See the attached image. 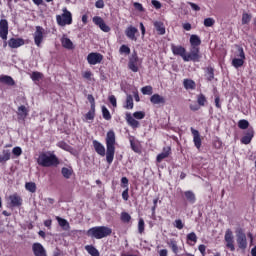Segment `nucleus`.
I'll list each match as a JSON object with an SVG mask.
<instances>
[{"instance_id": "obj_1", "label": "nucleus", "mask_w": 256, "mask_h": 256, "mask_svg": "<svg viewBox=\"0 0 256 256\" xmlns=\"http://www.w3.org/2000/svg\"><path fill=\"white\" fill-rule=\"evenodd\" d=\"M117 141L115 138V131L110 130L106 134V150L105 146L97 141L93 140L92 145L94 147V151L97 153V155H100V157H105L106 155V161L109 165L113 163V160L115 159V145Z\"/></svg>"}, {"instance_id": "obj_2", "label": "nucleus", "mask_w": 256, "mask_h": 256, "mask_svg": "<svg viewBox=\"0 0 256 256\" xmlns=\"http://www.w3.org/2000/svg\"><path fill=\"white\" fill-rule=\"evenodd\" d=\"M37 164L40 167H57L59 165V158L54 152H41L37 158Z\"/></svg>"}, {"instance_id": "obj_3", "label": "nucleus", "mask_w": 256, "mask_h": 256, "mask_svg": "<svg viewBox=\"0 0 256 256\" xmlns=\"http://www.w3.org/2000/svg\"><path fill=\"white\" fill-rule=\"evenodd\" d=\"M111 233H113V230L107 226H95L87 231L88 237L92 239H105V237H109Z\"/></svg>"}, {"instance_id": "obj_4", "label": "nucleus", "mask_w": 256, "mask_h": 256, "mask_svg": "<svg viewBox=\"0 0 256 256\" xmlns=\"http://www.w3.org/2000/svg\"><path fill=\"white\" fill-rule=\"evenodd\" d=\"M141 119H145V112L143 111H136L131 115V113L127 112L126 113V121L130 127L133 129H137L139 127V121Z\"/></svg>"}, {"instance_id": "obj_5", "label": "nucleus", "mask_w": 256, "mask_h": 256, "mask_svg": "<svg viewBox=\"0 0 256 256\" xmlns=\"http://www.w3.org/2000/svg\"><path fill=\"white\" fill-rule=\"evenodd\" d=\"M57 24L60 27H65L73 23V14L67 8H63V13L56 16Z\"/></svg>"}, {"instance_id": "obj_6", "label": "nucleus", "mask_w": 256, "mask_h": 256, "mask_svg": "<svg viewBox=\"0 0 256 256\" xmlns=\"http://www.w3.org/2000/svg\"><path fill=\"white\" fill-rule=\"evenodd\" d=\"M235 233H236V243L239 249H242V250L247 249V235L245 234V230H243V228H237Z\"/></svg>"}, {"instance_id": "obj_7", "label": "nucleus", "mask_w": 256, "mask_h": 256, "mask_svg": "<svg viewBox=\"0 0 256 256\" xmlns=\"http://www.w3.org/2000/svg\"><path fill=\"white\" fill-rule=\"evenodd\" d=\"M200 59H201L200 48L191 46L190 52L186 54L184 61L185 62L193 61L194 63H197L199 62Z\"/></svg>"}, {"instance_id": "obj_8", "label": "nucleus", "mask_w": 256, "mask_h": 256, "mask_svg": "<svg viewBox=\"0 0 256 256\" xmlns=\"http://www.w3.org/2000/svg\"><path fill=\"white\" fill-rule=\"evenodd\" d=\"M236 57L238 58H234L232 60V65L235 67V69H239V67H243L245 63V51L243 50V47H238Z\"/></svg>"}, {"instance_id": "obj_9", "label": "nucleus", "mask_w": 256, "mask_h": 256, "mask_svg": "<svg viewBox=\"0 0 256 256\" xmlns=\"http://www.w3.org/2000/svg\"><path fill=\"white\" fill-rule=\"evenodd\" d=\"M33 37L35 45L41 47V43H43V39H45V28L41 26H36Z\"/></svg>"}, {"instance_id": "obj_10", "label": "nucleus", "mask_w": 256, "mask_h": 256, "mask_svg": "<svg viewBox=\"0 0 256 256\" xmlns=\"http://www.w3.org/2000/svg\"><path fill=\"white\" fill-rule=\"evenodd\" d=\"M101 61H103V54L101 53L92 52L87 56V62L89 65H99Z\"/></svg>"}, {"instance_id": "obj_11", "label": "nucleus", "mask_w": 256, "mask_h": 256, "mask_svg": "<svg viewBox=\"0 0 256 256\" xmlns=\"http://www.w3.org/2000/svg\"><path fill=\"white\" fill-rule=\"evenodd\" d=\"M226 247L230 249V251H235V240L233 239V231L231 229H227L224 236Z\"/></svg>"}, {"instance_id": "obj_12", "label": "nucleus", "mask_w": 256, "mask_h": 256, "mask_svg": "<svg viewBox=\"0 0 256 256\" xmlns=\"http://www.w3.org/2000/svg\"><path fill=\"white\" fill-rule=\"evenodd\" d=\"M7 35H9V22L7 20H0V37L4 41H7Z\"/></svg>"}, {"instance_id": "obj_13", "label": "nucleus", "mask_w": 256, "mask_h": 256, "mask_svg": "<svg viewBox=\"0 0 256 256\" xmlns=\"http://www.w3.org/2000/svg\"><path fill=\"white\" fill-rule=\"evenodd\" d=\"M93 23L100 27L101 31L104 33H109V31H111V28L105 23V20L99 16L93 17Z\"/></svg>"}, {"instance_id": "obj_14", "label": "nucleus", "mask_w": 256, "mask_h": 256, "mask_svg": "<svg viewBox=\"0 0 256 256\" xmlns=\"http://www.w3.org/2000/svg\"><path fill=\"white\" fill-rule=\"evenodd\" d=\"M128 67L130 71H133V73H137V71H139V57H137V54H133L130 57Z\"/></svg>"}, {"instance_id": "obj_15", "label": "nucleus", "mask_w": 256, "mask_h": 256, "mask_svg": "<svg viewBox=\"0 0 256 256\" xmlns=\"http://www.w3.org/2000/svg\"><path fill=\"white\" fill-rule=\"evenodd\" d=\"M32 251L35 256H47V250L43 247V244L36 242L32 245Z\"/></svg>"}, {"instance_id": "obj_16", "label": "nucleus", "mask_w": 256, "mask_h": 256, "mask_svg": "<svg viewBox=\"0 0 256 256\" xmlns=\"http://www.w3.org/2000/svg\"><path fill=\"white\" fill-rule=\"evenodd\" d=\"M171 50L173 55H179L182 57L183 61H185V57H187V50L183 46H175L172 44Z\"/></svg>"}, {"instance_id": "obj_17", "label": "nucleus", "mask_w": 256, "mask_h": 256, "mask_svg": "<svg viewBox=\"0 0 256 256\" xmlns=\"http://www.w3.org/2000/svg\"><path fill=\"white\" fill-rule=\"evenodd\" d=\"M137 33H139V30L134 26H129L125 30V35L130 41H137V37L135 36Z\"/></svg>"}, {"instance_id": "obj_18", "label": "nucleus", "mask_w": 256, "mask_h": 256, "mask_svg": "<svg viewBox=\"0 0 256 256\" xmlns=\"http://www.w3.org/2000/svg\"><path fill=\"white\" fill-rule=\"evenodd\" d=\"M25 45V40L23 38H11L8 41V46L11 49H18V47H23Z\"/></svg>"}, {"instance_id": "obj_19", "label": "nucleus", "mask_w": 256, "mask_h": 256, "mask_svg": "<svg viewBox=\"0 0 256 256\" xmlns=\"http://www.w3.org/2000/svg\"><path fill=\"white\" fill-rule=\"evenodd\" d=\"M190 130L193 135V143L196 149H201V145H202L201 134H199V132L194 128H191Z\"/></svg>"}, {"instance_id": "obj_20", "label": "nucleus", "mask_w": 256, "mask_h": 256, "mask_svg": "<svg viewBox=\"0 0 256 256\" xmlns=\"http://www.w3.org/2000/svg\"><path fill=\"white\" fill-rule=\"evenodd\" d=\"M171 155V147L167 146L163 148V151L157 155L156 161L157 163H161L163 159H167Z\"/></svg>"}, {"instance_id": "obj_21", "label": "nucleus", "mask_w": 256, "mask_h": 256, "mask_svg": "<svg viewBox=\"0 0 256 256\" xmlns=\"http://www.w3.org/2000/svg\"><path fill=\"white\" fill-rule=\"evenodd\" d=\"M150 102L153 105H165V97L159 94H153L150 98Z\"/></svg>"}, {"instance_id": "obj_22", "label": "nucleus", "mask_w": 256, "mask_h": 256, "mask_svg": "<svg viewBox=\"0 0 256 256\" xmlns=\"http://www.w3.org/2000/svg\"><path fill=\"white\" fill-rule=\"evenodd\" d=\"M17 115L18 119L25 121V119H27V115H29V110L24 105H21L18 107Z\"/></svg>"}, {"instance_id": "obj_23", "label": "nucleus", "mask_w": 256, "mask_h": 256, "mask_svg": "<svg viewBox=\"0 0 256 256\" xmlns=\"http://www.w3.org/2000/svg\"><path fill=\"white\" fill-rule=\"evenodd\" d=\"M12 207H21L23 205V199L19 195L14 194L9 197Z\"/></svg>"}, {"instance_id": "obj_24", "label": "nucleus", "mask_w": 256, "mask_h": 256, "mask_svg": "<svg viewBox=\"0 0 256 256\" xmlns=\"http://www.w3.org/2000/svg\"><path fill=\"white\" fill-rule=\"evenodd\" d=\"M56 221H58V225L64 231H69L71 229V225H69V222L65 218H61L59 216H56Z\"/></svg>"}, {"instance_id": "obj_25", "label": "nucleus", "mask_w": 256, "mask_h": 256, "mask_svg": "<svg viewBox=\"0 0 256 256\" xmlns=\"http://www.w3.org/2000/svg\"><path fill=\"white\" fill-rule=\"evenodd\" d=\"M61 44L64 49H75V45H73V41L69 39L67 36H63L61 38Z\"/></svg>"}, {"instance_id": "obj_26", "label": "nucleus", "mask_w": 256, "mask_h": 256, "mask_svg": "<svg viewBox=\"0 0 256 256\" xmlns=\"http://www.w3.org/2000/svg\"><path fill=\"white\" fill-rule=\"evenodd\" d=\"M167 245L168 247H170L174 255H177V253H179V246L177 245V240H175V238H172L169 241H167Z\"/></svg>"}, {"instance_id": "obj_27", "label": "nucleus", "mask_w": 256, "mask_h": 256, "mask_svg": "<svg viewBox=\"0 0 256 256\" xmlns=\"http://www.w3.org/2000/svg\"><path fill=\"white\" fill-rule=\"evenodd\" d=\"M253 130H249L245 136H243L241 138V143L242 145H249V143H251V141L253 140Z\"/></svg>"}, {"instance_id": "obj_28", "label": "nucleus", "mask_w": 256, "mask_h": 256, "mask_svg": "<svg viewBox=\"0 0 256 256\" xmlns=\"http://www.w3.org/2000/svg\"><path fill=\"white\" fill-rule=\"evenodd\" d=\"M184 196L186 198V201H188V203H190L191 205H194V203L197 201L195 193H193V191L191 190L185 191Z\"/></svg>"}, {"instance_id": "obj_29", "label": "nucleus", "mask_w": 256, "mask_h": 256, "mask_svg": "<svg viewBox=\"0 0 256 256\" xmlns=\"http://www.w3.org/2000/svg\"><path fill=\"white\" fill-rule=\"evenodd\" d=\"M11 159V150L6 149L0 154V163H7Z\"/></svg>"}, {"instance_id": "obj_30", "label": "nucleus", "mask_w": 256, "mask_h": 256, "mask_svg": "<svg viewBox=\"0 0 256 256\" xmlns=\"http://www.w3.org/2000/svg\"><path fill=\"white\" fill-rule=\"evenodd\" d=\"M191 47H199L201 45V38L197 34H192L190 36Z\"/></svg>"}, {"instance_id": "obj_31", "label": "nucleus", "mask_w": 256, "mask_h": 256, "mask_svg": "<svg viewBox=\"0 0 256 256\" xmlns=\"http://www.w3.org/2000/svg\"><path fill=\"white\" fill-rule=\"evenodd\" d=\"M154 27L158 33V35H165V24L161 21H155Z\"/></svg>"}, {"instance_id": "obj_32", "label": "nucleus", "mask_w": 256, "mask_h": 256, "mask_svg": "<svg viewBox=\"0 0 256 256\" xmlns=\"http://www.w3.org/2000/svg\"><path fill=\"white\" fill-rule=\"evenodd\" d=\"M0 83H4L5 85H8L10 87H13L15 85V80L11 76H0Z\"/></svg>"}, {"instance_id": "obj_33", "label": "nucleus", "mask_w": 256, "mask_h": 256, "mask_svg": "<svg viewBox=\"0 0 256 256\" xmlns=\"http://www.w3.org/2000/svg\"><path fill=\"white\" fill-rule=\"evenodd\" d=\"M85 251L91 256H100L99 250L95 248L93 245H86L85 246Z\"/></svg>"}, {"instance_id": "obj_34", "label": "nucleus", "mask_w": 256, "mask_h": 256, "mask_svg": "<svg viewBox=\"0 0 256 256\" xmlns=\"http://www.w3.org/2000/svg\"><path fill=\"white\" fill-rule=\"evenodd\" d=\"M205 77L208 81H213V79H215V70L213 67L206 68Z\"/></svg>"}, {"instance_id": "obj_35", "label": "nucleus", "mask_w": 256, "mask_h": 256, "mask_svg": "<svg viewBox=\"0 0 256 256\" xmlns=\"http://www.w3.org/2000/svg\"><path fill=\"white\" fill-rule=\"evenodd\" d=\"M61 173H62L64 179H71V175H73V169L63 167L61 170Z\"/></svg>"}, {"instance_id": "obj_36", "label": "nucleus", "mask_w": 256, "mask_h": 256, "mask_svg": "<svg viewBox=\"0 0 256 256\" xmlns=\"http://www.w3.org/2000/svg\"><path fill=\"white\" fill-rule=\"evenodd\" d=\"M57 147H59L60 149H63L64 151H68V153L73 152V147L69 146V144L63 141L58 142Z\"/></svg>"}, {"instance_id": "obj_37", "label": "nucleus", "mask_w": 256, "mask_h": 256, "mask_svg": "<svg viewBox=\"0 0 256 256\" xmlns=\"http://www.w3.org/2000/svg\"><path fill=\"white\" fill-rule=\"evenodd\" d=\"M183 85L185 89H190V90H193L196 87L195 81L191 79H184Z\"/></svg>"}, {"instance_id": "obj_38", "label": "nucleus", "mask_w": 256, "mask_h": 256, "mask_svg": "<svg viewBox=\"0 0 256 256\" xmlns=\"http://www.w3.org/2000/svg\"><path fill=\"white\" fill-rule=\"evenodd\" d=\"M25 189L30 193H35V191H37V184H35V182H27L25 184Z\"/></svg>"}, {"instance_id": "obj_39", "label": "nucleus", "mask_w": 256, "mask_h": 256, "mask_svg": "<svg viewBox=\"0 0 256 256\" xmlns=\"http://www.w3.org/2000/svg\"><path fill=\"white\" fill-rule=\"evenodd\" d=\"M133 96L127 95L126 97V104L124 105V109H133Z\"/></svg>"}, {"instance_id": "obj_40", "label": "nucleus", "mask_w": 256, "mask_h": 256, "mask_svg": "<svg viewBox=\"0 0 256 256\" xmlns=\"http://www.w3.org/2000/svg\"><path fill=\"white\" fill-rule=\"evenodd\" d=\"M253 16L251 14L244 12L242 14V25H248V23H251V19Z\"/></svg>"}, {"instance_id": "obj_41", "label": "nucleus", "mask_w": 256, "mask_h": 256, "mask_svg": "<svg viewBox=\"0 0 256 256\" xmlns=\"http://www.w3.org/2000/svg\"><path fill=\"white\" fill-rule=\"evenodd\" d=\"M102 115L103 119L106 121H111V112H109V109H107L105 106H102Z\"/></svg>"}, {"instance_id": "obj_42", "label": "nucleus", "mask_w": 256, "mask_h": 256, "mask_svg": "<svg viewBox=\"0 0 256 256\" xmlns=\"http://www.w3.org/2000/svg\"><path fill=\"white\" fill-rule=\"evenodd\" d=\"M138 233L140 235H143V233H145V220H143V218H140L138 221Z\"/></svg>"}, {"instance_id": "obj_43", "label": "nucleus", "mask_w": 256, "mask_h": 256, "mask_svg": "<svg viewBox=\"0 0 256 256\" xmlns=\"http://www.w3.org/2000/svg\"><path fill=\"white\" fill-rule=\"evenodd\" d=\"M197 103L200 105V107H205V103H207V97H205L203 94H199L197 96Z\"/></svg>"}, {"instance_id": "obj_44", "label": "nucleus", "mask_w": 256, "mask_h": 256, "mask_svg": "<svg viewBox=\"0 0 256 256\" xmlns=\"http://www.w3.org/2000/svg\"><path fill=\"white\" fill-rule=\"evenodd\" d=\"M85 119L87 121H93V119H95V107L88 112L86 113L85 115Z\"/></svg>"}, {"instance_id": "obj_45", "label": "nucleus", "mask_w": 256, "mask_h": 256, "mask_svg": "<svg viewBox=\"0 0 256 256\" xmlns=\"http://www.w3.org/2000/svg\"><path fill=\"white\" fill-rule=\"evenodd\" d=\"M239 129H248L249 128V121L242 119L238 122Z\"/></svg>"}, {"instance_id": "obj_46", "label": "nucleus", "mask_w": 256, "mask_h": 256, "mask_svg": "<svg viewBox=\"0 0 256 256\" xmlns=\"http://www.w3.org/2000/svg\"><path fill=\"white\" fill-rule=\"evenodd\" d=\"M120 218L123 223H129L131 221V215L127 212H122Z\"/></svg>"}, {"instance_id": "obj_47", "label": "nucleus", "mask_w": 256, "mask_h": 256, "mask_svg": "<svg viewBox=\"0 0 256 256\" xmlns=\"http://www.w3.org/2000/svg\"><path fill=\"white\" fill-rule=\"evenodd\" d=\"M143 95H153V87L145 86L141 89Z\"/></svg>"}, {"instance_id": "obj_48", "label": "nucleus", "mask_w": 256, "mask_h": 256, "mask_svg": "<svg viewBox=\"0 0 256 256\" xmlns=\"http://www.w3.org/2000/svg\"><path fill=\"white\" fill-rule=\"evenodd\" d=\"M42 77H43V74H41L40 72H33L31 74L32 81H41Z\"/></svg>"}, {"instance_id": "obj_49", "label": "nucleus", "mask_w": 256, "mask_h": 256, "mask_svg": "<svg viewBox=\"0 0 256 256\" xmlns=\"http://www.w3.org/2000/svg\"><path fill=\"white\" fill-rule=\"evenodd\" d=\"M214 25H215V19H213V18L204 19V26L205 27H213Z\"/></svg>"}, {"instance_id": "obj_50", "label": "nucleus", "mask_w": 256, "mask_h": 256, "mask_svg": "<svg viewBox=\"0 0 256 256\" xmlns=\"http://www.w3.org/2000/svg\"><path fill=\"white\" fill-rule=\"evenodd\" d=\"M12 153L13 155H15L16 157H21V155L23 154V150L21 149V147L16 146L12 149Z\"/></svg>"}, {"instance_id": "obj_51", "label": "nucleus", "mask_w": 256, "mask_h": 256, "mask_svg": "<svg viewBox=\"0 0 256 256\" xmlns=\"http://www.w3.org/2000/svg\"><path fill=\"white\" fill-rule=\"evenodd\" d=\"M174 227H176V229H183V227H185V224H183V220L182 219H176L174 221Z\"/></svg>"}, {"instance_id": "obj_52", "label": "nucleus", "mask_w": 256, "mask_h": 256, "mask_svg": "<svg viewBox=\"0 0 256 256\" xmlns=\"http://www.w3.org/2000/svg\"><path fill=\"white\" fill-rule=\"evenodd\" d=\"M187 241H192L193 243H197V234H195V232H191L187 234Z\"/></svg>"}, {"instance_id": "obj_53", "label": "nucleus", "mask_w": 256, "mask_h": 256, "mask_svg": "<svg viewBox=\"0 0 256 256\" xmlns=\"http://www.w3.org/2000/svg\"><path fill=\"white\" fill-rule=\"evenodd\" d=\"M120 53H125V55H129L131 53V48L127 45H122L119 50Z\"/></svg>"}, {"instance_id": "obj_54", "label": "nucleus", "mask_w": 256, "mask_h": 256, "mask_svg": "<svg viewBox=\"0 0 256 256\" xmlns=\"http://www.w3.org/2000/svg\"><path fill=\"white\" fill-rule=\"evenodd\" d=\"M82 77H84V79H88V81H91V77H93V72L85 71L82 73Z\"/></svg>"}, {"instance_id": "obj_55", "label": "nucleus", "mask_w": 256, "mask_h": 256, "mask_svg": "<svg viewBox=\"0 0 256 256\" xmlns=\"http://www.w3.org/2000/svg\"><path fill=\"white\" fill-rule=\"evenodd\" d=\"M188 5H190L191 9L193 11H201V7L193 2H188Z\"/></svg>"}, {"instance_id": "obj_56", "label": "nucleus", "mask_w": 256, "mask_h": 256, "mask_svg": "<svg viewBox=\"0 0 256 256\" xmlns=\"http://www.w3.org/2000/svg\"><path fill=\"white\" fill-rule=\"evenodd\" d=\"M122 199H124V201H129V188L128 187L122 192Z\"/></svg>"}, {"instance_id": "obj_57", "label": "nucleus", "mask_w": 256, "mask_h": 256, "mask_svg": "<svg viewBox=\"0 0 256 256\" xmlns=\"http://www.w3.org/2000/svg\"><path fill=\"white\" fill-rule=\"evenodd\" d=\"M108 99L112 106L117 107V98L115 97V95L109 96Z\"/></svg>"}, {"instance_id": "obj_58", "label": "nucleus", "mask_w": 256, "mask_h": 256, "mask_svg": "<svg viewBox=\"0 0 256 256\" xmlns=\"http://www.w3.org/2000/svg\"><path fill=\"white\" fill-rule=\"evenodd\" d=\"M95 7L97 9H103V7H105V2L103 0H97L95 2Z\"/></svg>"}, {"instance_id": "obj_59", "label": "nucleus", "mask_w": 256, "mask_h": 256, "mask_svg": "<svg viewBox=\"0 0 256 256\" xmlns=\"http://www.w3.org/2000/svg\"><path fill=\"white\" fill-rule=\"evenodd\" d=\"M130 146L132 151H135V153L139 151V147H137V144H135V141L133 139H130Z\"/></svg>"}, {"instance_id": "obj_60", "label": "nucleus", "mask_w": 256, "mask_h": 256, "mask_svg": "<svg viewBox=\"0 0 256 256\" xmlns=\"http://www.w3.org/2000/svg\"><path fill=\"white\" fill-rule=\"evenodd\" d=\"M89 103H91V108L94 109L95 108V98L93 97V95L89 94L87 97Z\"/></svg>"}, {"instance_id": "obj_61", "label": "nucleus", "mask_w": 256, "mask_h": 256, "mask_svg": "<svg viewBox=\"0 0 256 256\" xmlns=\"http://www.w3.org/2000/svg\"><path fill=\"white\" fill-rule=\"evenodd\" d=\"M198 251H200L201 255L205 256L206 252L207 251V247L203 244L199 245L198 246Z\"/></svg>"}, {"instance_id": "obj_62", "label": "nucleus", "mask_w": 256, "mask_h": 256, "mask_svg": "<svg viewBox=\"0 0 256 256\" xmlns=\"http://www.w3.org/2000/svg\"><path fill=\"white\" fill-rule=\"evenodd\" d=\"M151 4L153 5V7H155V9H161L162 7L161 2H159L158 0H152Z\"/></svg>"}, {"instance_id": "obj_63", "label": "nucleus", "mask_w": 256, "mask_h": 256, "mask_svg": "<svg viewBox=\"0 0 256 256\" xmlns=\"http://www.w3.org/2000/svg\"><path fill=\"white\" fill-rule=\"evenodd\" d=\"M134 8L137 10V11H140V12H143L144 9H143V4L139 3V2H135L134 3Z\"/></svg>"}, {"instance_id": "obj_64", "label": "nucleus", "mask_w": 256, "mask_h": 256, "mask_svg": "<svg viewBox=\"0 0 256 256\" xmlns=\"http://www.w3.org/2000/svg\"><path fill=\"white\" fill-rule=\"evenodd\" d=\"M167 255H168L167 249H162L159 251V256H167Z\"/></svg>"}]
</instances>
